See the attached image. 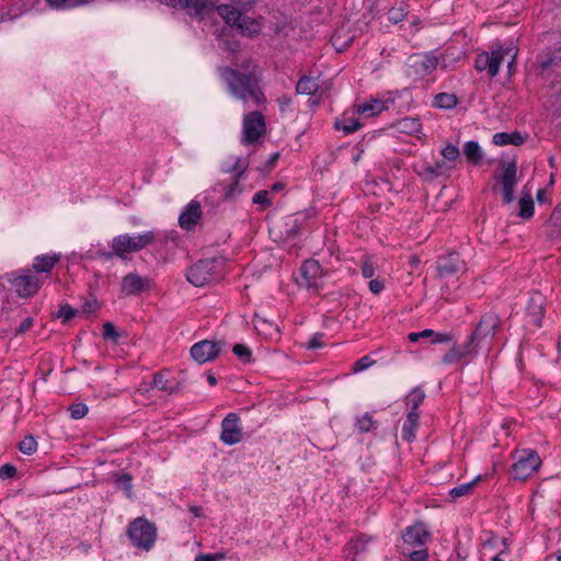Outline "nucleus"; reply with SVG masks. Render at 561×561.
Listing matches in <instances>:
<instances>
[{"mask_svg":"<svg viewBox=\"0 0 561 561\" xmlns=\"http://www.w3.org/2000/svg\"><path fill=\"white\" fill-rule=\"evenodd\" d=\"M270 191L261 190L256 192L252 198L253 204H259L262 207H268L272 205V199L270 198Z\"/></svg>","mask_w":561,"mask_h":561,"instance_id":"obj_47","label":"nucleus"},{"mask_svg":"<svg viewBox=\"0 0 561 561\" xmlns=\"http://www.w3.org/2000/svg\"><path fill=\"white\" fill-rule=\"evenodd\" d=\"M47 4L57 10H69L91 2V0H45Z\"/></svg>","mask_w":561,"mask_h":561,"instance_id":"obj_37","label":"nucleus"},{"mask_svg":"<svg viewBox=\"0 0 561 561\" xmlns=\"http://www.w3.org/2000/svg\"><path fill=\"white\" fill-rule=\"evenodd\" d=\"M319 89L318 80L310 76H304L296 85V91L304 95H313Z\"/></svg>","mask_w":561,"mask_h":561,"instance_id":"obj_27","label":"nucleus"},{"mask_svg":"<svg viewBox=\"0 0 561 561\" xmlns=\"http://www.w3.org/2000/svg\"><path fill=\"white\" fill-rule=\"evenodd\" d=\"M37 447V443L33 436H26L19 445L21 453L25 455H32Z\"/></svg>","mask_w":561,"mask_h":561,"instance_id":"obj_48","label":"nucleus"},{"mask_svg":"<svg viewBox=\"0 0 561 561\" xmlns=\"http://www.w3.org/2000/svg\"><path fill=\"white\" fill-rule=\"evenodd\" d=\"M225 347V341L204 340L193 344L190 352L195 362L204 364L217 358Z\"/></svg>","mask_w":561,"mask_h":561,"instance_id":"obj_10","label":"nucleus"},{"mask_svg":"<svg viewBox=\"0 0 561 561\" xmlns=\"http://www.w3.org/2000/svg\"><path fill=\"white\" fill-rule=\"evenodd\" d=\"M463 152L469 162L478 165L482 161V150L477 141L470 140L465 144Z\"/></svg>","mask_w":561,"mask_h":561,"instance_id":"obj_28","label":"nucleus"},{"mask_svg":"<svg viewBox=\"0 0 561 561\" xmlns=\"http://www.w3.org/2000/svg\"><path fill=\"white\" fill-rule=\"evenodd\" d=\"M440 154L443 156L444 161H446L449 164L450 162H455L459 158L460 152L455 145L448 144L440 150Z\"/></svg>","mask_w":561,"mask_h":561,"instance_id":"obj_42","label":"nucleus"},{"mask_svg":"<svg viewBox=\"0 0 561 561\" xmlns=\"http://www.w3.org/2000/svg\"><path fill=\"white\" fill-rule=\"evenodd\" d=\"M98 307H99L98 301L95 299H93V300L87 301L82 306V310L85 313H93L98 309Z\"/></svg>","mask_w":561,"mask_h":561,"instance_id":"obj_62","label":"nucleus"},{"mask_svg":"<svg viewBox=\"0 0 561 561\" xmlns=\"http://www.w3.org/2000/svg\"><path fill=\"white\" fill-rule=\"evenodd\" d=\"M425 399V392L420 388L415 387L405 397V404L409 408V412H417L419 407Z\"/></svg>","mask_w":561,"mask_h":561,"instance_id":"obj_29","label":"nucleus"},{"mask_svg":"<svg viewBox=\"0 0 561 561\" xmlns=\"http://www.w3.org/2000/svg\"><path fill=\"white\" fill-rule=\"evenodd\" d=\"M420 413L408 412L407 421L402 427V438L412 442L415 438V433L419 427Z\"/></svg>","mask_w":561,"mask_h":561,"instance_id":"obj_24","label":"nucleus"},{"mask_svg":"<svg viewBox=\"0 0 561 561\" xmlns=\"http://www.w3.org/2000/svg\"><path fill=\"white\" fill-rule=\"evenodd\" d=\"M368 542L369 539L365 536H359L352 541L348 552V557L352 556V561H357V558L367 550Z\"/></svg>","mask_w":561,"mask_h":561,"instance_id":"obj_36","label":"nucleus"},{"mask_svg":"<svg viewBox=\"0 0 561 561\" xmlns=\"http://www.w3.org/2000/svg\"><path fill=\"white\" fill-rule=\"evenodd\" d=\"M526 138L527 137L523 136L519 131L496 133L493 135V144L496 146H520L526 141Z\"/></svg>","mask_w":561,"mask_h":561,"instance_id":"obj_22","label":"nucleus"},{"mask_svg":"<svg viewBox=\"0 0 561 561\" xmlns=\"http://www.w3.org/2000/svg\"><path fill=\"white\" fill-rule=\"evenodd\" d=\"M290 103H291V100L288 96L284 95L278 99V104H279L282 111H285V108L288 107L290 105Z\"/></svg>","mask_w":561,"mask_h":561,"instance_id":"obj_64","label":"nucleus"},{"mask_svg":"<svg viewBox=\"0 0 561 561\" xmlns=\"http://www.w3.org/2000/svg\"><path fill=\"white\" fill-rule=\"evenodd\" d=\"M225 558L224 553H206V554H198L195 558V561H219Z\"/></svg>","mask_w":561,"mask_h":561,"instance_id":"obj_59","label":"nucleus"},{"mask_svg":"<svg viewBox=\"0 0 561 561\" xmlns=\"http://www.w3.org/2000/svg\"><path fill=\"white\" fill-rule=\"evenodd\" d=\"M157 239L154 231H145L144 233L130 236L128 233L118 234L113 238L111 249L117 257L125 259L128 254L146 249Z\"/></svg>","mask_w":561,"mask_h":561,"instance_id":"obj_3","label":"nucleus"},{"mask_svg":"<svg viewBox=\"0 0 561 561\" xmlns=\"http://www.w3.org/2000/svg\"><path fill=\"white\" fill-rule=\"evenodd\" d=\"M457 102L455 94L443 92L435 95L433 104L438 108L450 110L457 105Z\"/></svg>","mask_w":561,"mask_h":561,"instance_id":"obj_35","label":"nucleus"},{"mask_svg":"<svg viewBox=\"0 0 561 561\" xmlns=\"http://www.w3.org/2000/svg\"><path fill=\"white\" fill-rule=\"evenodd\" d=\"M439 64V57L434 51L415 53L405 61V73L413 80L423 79L432 75Z\"/></svg>","mask_w":561,"mask_h":561,"instance_id":"obj_6","label":"nucleus"},{"mask_svg":"<svg viewBox=\"0 0 561 561\" xmlns=\"http://www.w3.org/2000/svg\"><path fill=\"white\" fill-rule=\"evenodd\" d=\"M360 124L354 118H347L343 122H336L335 127L342 129L345 134H352L360 128Z\"/></svg>","mask_w":561,"mask_h":561,"instance_id":"obj_43","label":"nucleus"},{"mask_svg":"<svg viewBox=\"0 0 561 561\" xmlns=\"http://www.w3.org/2000/svg\"><path fill=\"white\" fill-rule=\"evenodd\" d=\"M4 278L21 298L35 296L45 282V277L35 274L30 268L7 273Z\"/></svg>","mask_w":561,"mask_h":561,"instance_id":"obj_2","label":"nucleus"},{"mask_svg":"<svg viewBox=\"0 0 561 561\" xmlns=\"http://www.w3.org/2000/svg\"><path fill=\"white\" fill-rule=\"evenodd\" d=\"M323 334L322 333H316L308 342L307 344V348L308 350H317V348H321L324 343L322 341L323 339Z\"/></svg>","mask_w":561,"mask_h":561,"instance_id":"obj_57","label":"nucleus"},{"mask_svg":"<svg viewBox=\"0 0 561 561\" xmlns=\"http://www.w3.org/2000/svg\"><path fill=\"white\" fill-rule=\"evenodd\" d=\"M117 482L121 483L126 490H130L131 488V477L129 474H122L118 479H117Z\"/></svg>","mask_w":561,"mask_h":561,"instance_id":"obj_63","label":"nucleus"},{"mask_svg":"<svg viewBox=\"0 0 561 561\" xmlns=\"http://www.w3.org/2000/svg\"><path fill=\"white\" fill-rule=\"evenodd\" d=\"M16 474V468L13 465L5 463L0 467V478L11 479Z\"/></svg>","mask_w":561,"mask_h":561,"instance_id":"obj_56","label":"nucleus"},{"mask_svg":"<svg viewBox=\"0 0 561 561\" xmlns=\"http://www.w3.org/2000/svg\"><path fill=\"white\" fill-rule=\"evenodd\" d=\"M203 215L201 204L197 201H191L179 216V225L182 229L194 230Z\"/></svg>","mask_w":561,"mask_h":561,"instance_id":"obj_17","label":"nucleus"},{"mask_svg":"<svg viewBox=\"0 0 561 561\" xmlns=\"http://www.w3.org/2000/svg\"><path fill=\"white\" fill-rule=\"evenodd\" d=\"M481 344L476 339V336L469 335L467 342L463 344H458V348L461 352L465 359H469L474 357L478 354L479 348H481Z\"/></svg>","mask_w":561,"mask_h":561,"instance_id":"obj_31","label":"nucleus"},{"mask_svg":"<svg viewBox=\"0 0 561 561\" xmlns=\"http://www.w3.org/2000/svg\"><path fill=\"white\" fill-rule=\"evenodd\" d=\"M127 536L134 547L149 551L157 540V527L147 518L137 517L129 523Z\"/></svg>","mask_w":561,"mask_h":561,"instance_id":"obj_4","label":"nucleus"},{"mask_svg":"<svg viewBox=\"0 0 561 561\" xmlns=\"http://www.w3.org/2000/svg\"><path fill=\"white\" fill-rule=\"evenodd\" d=\"M32 325H33V318L27 317L15 329V333L16 334H23L26 331H28L32 328Z\"/></svg>","mask_w":561,"mask_h":561,"instance_id":"obj_60","label":"nucleus"},{"mask_svg":"<svg viewBox=\"0 0 561 561\" xmlns=\"http://www.w3.org/2000/svg\"><path fill=\"white\" fill-rule=\"evenodd\" d=\"M301 273V286H306L309 289L317 290L319 287V280L323 275V270L317 260L309 259L304 262L300 267Z\"/></svg>","mask_w":561,"mask_h":561,"instance_id":"obj_13","label":"nucleus"},{"mask_svg":"<svg viewBox=\"0 0 561 561\" xmlns=\"http://www.w3.org/2000/svg\"><path fill=\"white\" fill-rule=\"evenodd\" d=\"M218 75L226 83L228 93L236 100L253 106L266 103L261 87L262 76L256 69L240 71L231 67H219Z\"/></svg>","mask_w":561,"mask_h":561,"instance_id":"obj_1","label":"nucleus"},{"mask_svg":"<svg viewBox=\"0 0 561 561\" xmlns=\"http://www.w3.org/2000/svg\"><path fill=\"white\" fill-rule=\"evenodd\" d=\"M474 68L478 71H484L486 70L489 72V53L482 51L479 54L474 61Z\"/></svg>","mask_w":561,"mask_h":561,"instance_id":"obj_52","label":"nucleus"},{"mask_svg":"<svg viewBox=\"0 0 561 561\" xmlns=\"http://www.w3.org/2000/svg\"><path fill=\"white\" fill-rule=\"evenodd\" d=\"M499 317L494 313H486L481 317L479 323L477 324L471 335L476 336V339L482 345L484 341L491 340L495 335V332L499 329Z\"/></svg>","mask_w":561,"mask_h":561,"instance_id":"obj_14","label":"nucleus"},{"mask_svg":"<svg viewBox=\"0 0 561 561\" xmlns=\"http://www.w3.org/2000/svg\"><path fill=\"white\" fill-rule=\"evenodd\" d=\"M453 341V334L449 332H435L432 336L431 343L432 344H442V343H449Z\"/></svg>","mask_w":561,"mask_h":561,"instance_id":"obj_53","label":"nucleus"},{"mask_svg":"<svg viewBox=\"0 0 561 561\" xmlns=\"http://www.w3.org/2000/svg\"><path fill=\"white\" fill-rule=\"evenodd\" d=\"M462 359L465 358L458 348V344H454L453 347L443 356L442 363L445 365H451Z\"/></svg>","mask_w":561,"mask_h":561,"instance_id":"obj_41","label":"nucleus"},{"mask_svg":"<svg viewBox=\"0 0 561 561\" xmlns=\"http://www.w3.org/2000/svg\"><path fill=\"white\" fill-rule=\"evenodd\" d=\"M465 270V263L456 252L440 257L437 265L438 274L442 278H448Z\"/></svg>","mask_w":561,"mask_h":561,"instance_id":"obj_18","label":"nucleus"},{"mask_svg":"<svg viewBox=\"0 0 561 561\" xmlns=\"http://www.w3.org/2000/svg\"><path fill=\"white\" fill-rule=\"evenodd\" d=\"M351 42L352 37H348L346 41H341V31H336L331 38V43L337 51H344L347 49V47L351 45Z\"/></svg>","mask_w":561,"mask_h":561,"instance_id":"obj_49","label":"nucleus"},{"mask_svg":"<svg viewBox=\"0 0 561 561\" xmlns=\"http://www.w3.org/2000/svg\"><path fill=\"white\" fill-rule=\"evenodd\" d=\"M518 215L524 219H529L534 215V202L531 196L527 195L519 199Z\"/></svg>","mask_w":561,"mask_h":561,"instance_id":"obj_40","label":"nucleus"},{"mask_svg":"<svg viewBox=\"0 0 561 561\" xmlns=\"http://www.w3.org/2000/svg\"><path fill=\"white\" fill-rule=\"evenodd\" d=\"M240 416L237 413H229L221 421L220 439L226 445H236L243 438V431L240 425Z\"/></svg>","mask_w":561,"mask_h":561,"instance_id":"obj_11","label":"nucleus"},{"mask_svg":"<svg viewBox=\"0 0 561 561\" xmlns=\"http://www.w3.org/2000/svg\"><path fill=\"white\" fill-rule=\"evenodd\" d=\"M362 275L371 278L375 275V264L369 255H365L360 263Z\"/></svg>","mask_w":561,"mask_h":561,"instance_id":"obj_46","label":"nucleus"},{"mask_svg":"<svg viewBox=\"0 0 561 561\" xmlns=\"http://www.w3.org/2000/svg\"><path fill=\"white\" fill-rule=\"evenodd\" d=\"M60 254H42L34 257L32 272L43 277H47L56 264L60 261Z\"/></svg>","mask_w":561,"mask_h":561,"instance_id":"obj_19","label":"nucleus"},{"mask_svg":"<svg viewBox=\"0 0 561 561\" xmlns=\"http://www.w3.org/2000/svg\"><path fill=\"white\" fill-rule=\"evenodd\" d=\"M243 173L244 171L239 172L236 179L230 184L225 186L224 201H233L242 194L243 186L240 184L239 179Z\"/></svg>","mask_w":561,"mask_h":561,"instance_id":"obj_33","label":"nucleus"},{"mask_svg":"<svg viewBox=\"0 0 561 561\" xmlns=\"http://www.w3.org/2000/svg\"><path fill=\"white\" fill-rule=\"evenodd\" d=\"M71 419L80 420L84 417L89 411L88 405L84 403H73L68 408Z\"/></svg>","mask_w":561,"mask_h":561,"instance_id":"obj_45","label":"nucleus"},{"mask_svg":"<svg viewBox=\"0 0 561 561\" xmlns=\"http://www.w3.org/2000/svg\"><path fill=\"white\" fill-rule=\"evenodd\" d=\"M434 335V330L425 329L421 332H411L408 335L409 341L411 342H417L420 339H431Z\"/></svg>","mask_w":561,"mask_h":561,"instance_id":"obj_54","label":"nucleus"},{"mask_svg":"<svg viewBox=\"0 0 561 561\" xmlns=\"http://www.w3.org/2000/svg\"><path fill=\"white\" fill-rule=\"evenodd\" d=\"M396 127L400 133L416 135L422 130V123L416 117H404L396 123Z\"/></svg>","mask_w":561,"mask_h":561,"instance_id":"obj_25","label":"nucleus"},{"mask_svg":"<svg viewBox=\"0 0 561 561\" xmlns=\"http://www.w3.org/2000/svg\"><path fill=\"white\" fill-rule=\"evenodd\" d=\"M376 362L368 355L366 356H363L362 358H359L358 360H356L354 363V366H353V371L354 373H359V371H363L367 368H369L370 366H373Z\"/></svg>","mask_w":561,"mask_h":561,"instance_id":"obj_51","label":"nucleus"},{"mask_svg":"<svg viewBox=\"0 0 561 561\" xmlns=\"http://www.w3.org/2000/svg\"><path fill=\"white\" fill-rule=\"evenodd\" d=\"M222 262L219 259L201 260L186 272V279L196 287H202L220 278Z\"/></svg>","mask_w":561,"mask_h":561,"instance_id":"obj_5","label":"nucleus"},{"mask_svg":"<svg viewBox=\"0 0 561 561\" xmlns=\"http://www.w3.org/2000/svg\"><path fill=\"white\" fill-rule=\"evenodd\" d=\"M479 479H480V477H477L474 480H472L470 482H467V483H463V484L453 488L449 491V495L453 499V501H456L457 499H459L461 496H466V495L470 494L472 492L473 488L476 486L477 482L479 481Z\"/></svg>","mask_w":561,"mask_h":561,"instance_id":"obj_38","label":"nucleus"},{"mask_svg":"<svg viewBox=\"0 0 561 561\" xmlns=\"http://www.w3.org/2000/svg\"><path fill=\"white\" fill-rule=\"evenodd\" d=\"M151 279L141 277L137 273L126 274L121 283V290L125 296H137L150 288Z\"/></svg>","mask_w":561,"mask_h":561,"instance_id":"obj_16","label":"nucleus"},{"mask_svg":"<svg viewBox=\"0 0 561 561\" xmlns=\"http://www.w3.org/2000/svg\"><path fill=\"white\" fill-rule=\"evenodd\" d=\"M513 51V48H503L502 46H497L489 53V76L495 77L499 73L500 66L503 62L505 56L510 55Z\"/></svg>","mask_w":561,"mask_h":561,"instance_id":"obj_21","label":"nucleus"},{"mask_svg":"<svg viewBox=\"0 0 561 561\" xmlns=\"http://www.w3.org/2000/svg\"><path fill=\"white\" fill-rule=\"evenodd\" d=\"M355 426L359 433H369L377 427V422L370 413L366 412L356 417Z\"/></svg>","mask_w":561,"mask_h":561,"instance_id":"obj_34","label":"nucleus"},{"mask_svg":"<svg viewBox=\"0 0 561 561\" xmlns=\"http://www.w3.org/2000/svg\"><path fill=\"white\" fill-rule=\"evenodd\" d=\"M368 287L373 294L378 295L382 291L385 285L382 280L375 278L369 282Z\"/></svg>","mask_w":561,"mask_h":561,"instance_id":"obj_61","label":"nucleus"},{"mask_svg":"<svg viewBox=\"0 0 561 561\" xmlns=\"http://www.w3.org/2000/svg\"><path fill=\"white\" fill-rule=\"evenodd\" d=\"M76 313H77V310L66 304V305H61L59 307V309L56 313V317L61 318L64 320V322H67L70 319H72L76 316Z\"/></svg>","mask_w":561,"mask_h":561,"instance_id":"obj_50","label":"nucleus"},{"mask_svg":"<svg viewBox=\"0 0 561 561\" xmlns=\"http://www.w3.org/2000/svg\"><path fill=\"white\" fill-rule=\"evenodd\" d=\"M385 110V105L379 100H370L357 106V112L367 117L380 114Z\"/></svg>","mask_w":561,"mask_h":561,"instance_id":"obj_30","label":"nucleus"},{"mask_svg":"<svg viewBox=\"0 0 561 561\" xmlns=\"http://www.w3.org/2000/svg\"><path fill=\"white\" fill-rule=\"evenodd\" d=\"M527 310L529 314L533 317L534 323L540 327L542 318V306L540 297H533L528 302Z\"/></svg>","mask_w":561,"mask_h":561,"instance_id":"obj_39","label":"nucleus"},{"mask_svg":"<svg viewBox=\"0 0 561 561\" xmlns=\"http://www.w3.org/2000/svg\"><path fill=\"white\" fill-rule=\"evenodd\" d=\"M515 462L511 467L512 478L516 481H525L533 476L541 465V459L537 451L524 449L515 454Z\"/></svg>","mask_w":561,"mask_h":561,"instance_id":"obj_8","label":"nucleus"},{"mask_svg":"<svg viewBox=\"0 0 561 561\" xmlns=\"http://www.w3.org/2000/svg\"><path fill=\"white\" fill-rule=\"evenodd\" d=\"M549 236L558 238L561 234V204H558L548 220Z\"/></svg>","mask_w":561,"mask_h":561,"instance_id":"obj_32","label":"nucleus"},{"mask_svg":"<svg viewBox=\"0 0 561 561\" xmlns=\"http://www.w3.org/2000/svg\"><path fill=\"white\" fill-rule=\"evenodd\" d=\"M153 387L158 390L168 392L170 394L176 393L180 391V382H175L174 385H170L169 379L167 378V374L164 371H159L153 375Z\"/></svg>","mask_w":561,"mask_h":561,"instance_id":"obj_26","label":"nucleus"},{"mask_svg":"<svg viewBox=\"0 0 561 561\" xmlns=\"http://www.w3.org/2000/svg\"><path fill=\"white\" fill-rule=\"evenodd\" d=\"M500 181L503 188V202L511 204L514 201V188L517 183V165L515 160L503 161Z\"/></svg>","mask_w":561,"mask_h":561,"instance_id":"obj_12","label":"nucleus"},{"mask_svg":"<svg viewBox=\"0 0 561 561\" xmlns=\"http://www.w3.org/2000/svg\"><path fill=\"white\" fill-rule=\"evenodd\" d=\"M454 165L448 164L446 161H436L433 164H424L422 174L428 180L436 179L438 176L446 175Z\"/></svg>","mask_w":561,"mask_h":561,"instance_id":"obj_23","label":"nucleus"},{"mask_svg":"<svg viewBox=\"0 0 561 561\" xmlns=\"http://www.w3.org/2000/svg\"><path fill=\"white\" fill-rule=\"evenodd\" d=\"M161 3L176 8L185 9L190 15L201 16L214 8L210 0H159Z\"/></svg>","mask_w":561,"mask_h":561,"instance_id":"obj_15","label":"nucleus"},{"mask_svg":"<svg viewBox=\"0 0 561 561\" xmlns=\"http://www.w3.org/2000/svg\"><path fill=\"white\" fill-rule=\"evenodd\" d=\"M216 10L227 24L237 27L243 35L252 37L261 31L260 24L254 19L243 15L229 4L218 5Z\"/></svg>","mask_w":561,"mask_h":561,"instance_id":"obj_7","label":"nucleus"},{"mask_svg":"<svg viewBox=\"0 0 561 561\" xmlns=\"http://www.w3.org/2000/svg\"><path fill=\"white\" fill-rule=\"evenodd\" d=\"M266 125L262 113L253 111L244 115L242 126V141L244 144L256 142L265 133Z\"/></svg>","mask_w":561,"mask_h":561,"instance_id":"obj_9","label":"nucleus"},{"mask_svg":"<svg viewBox=\"0 0 561 561\" xmlns=\"http://www.w3.org/2000/svg\"><path fill=\"white\" fill-rule=\"evenodd\" d=\"M430 534L423 523L409 526L402 534V539L410 546H424Z\"/></svg>","mask_w":561,"mask_h":561,"instance_id":"obj_20","label":"nucleus"},{"mask_svg":"<svg viewBox=\"0 0 561 561\" xmlns=\"http://www.w3.org/2000/svg\"><path fill=\"white\" fill-rule=\"evenodd\" d=\"M232 352L241 362H243V363L251 362L252 352L247 345L236 344L232 347Z\"/></svg>","mask_w":561,"mask_h":561,"instance_id":"obj_44","label":"nucleus"},{"mask_svg":"<svg viewBox=\"0 0 561 561\" xmlns=\"http://www.w3.org/2000/svg\"><path fill=\"white\" fill-rule=\"evenodd\" d=\"M409 557L411 561H426L428 558V553L426 549H419L412 552H409Z\"/></svg>","mask_w":561,"mask_h":561,"instance_id":"obj_58","label":"nucleus"},{"mask_svg":"<svg viewBox=\"0 0 561 561\" xmlns=\"http://www.w3.org/2000/svg\"><path fill=\"white\" fill-rule=\"evenodd\" d=\"M103 336H104V339H110V340H113V341L117 340L118 333H117L116 328H115V325L113 323L105 322L103 324Z\"/></svg>","mask_w":561,"mask_h":561,"instance_id":"obj_55","label":"nucleus"}]
</instances>
